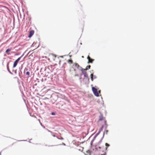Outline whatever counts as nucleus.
<instances>
[{
    "label": "nucleus",
    "instance_id": "a211bd4d",
    "mask_svg": "<svg viewBox=\"0 0 155 155\" xmlns=\"http://www.w3.org/2000/svg\"><path fill=\"white\" fill-rule=\"evenodd\" d=\"M88 69V68L86 67L85 69H84V71H86V70H87Z\"/></svg>",
    "mask_w": 155,
    "mask_h": 155
},
{
    "label": "nucleus",
    "instance_id": "393cba45",
    "mask_svg": "<svg viewBox=\"0 0 155 155\" xmlns=\"http://www.w3.org/2000/svg\"><path fill=\"white\" fill-rule=\"evenodd\" d=\"M107 147H106V150H107Z\"/></svg>",
    "mask_w": 155,
    "mask_h": 155
},
{
    "label": "nucleus",
    "instance_id": "2eb2a0df",
    "mask_svg": "<svg viewBox=\"0 0 155 155\" xmlns=\"http://www.w3.org/2000/svg\"><path fill=\"white\" fill-rule=\"evenodd\" d=\"M26 74L28 75H30V72L29 71H27L26 73Z\"/></svg>",
    "mask_w": 155,
    "mask_h": 155
},
{
    "label": "nucleus",
    "instance_id": "423d86ee",
    "mask_svg": "<svg viewBox=\"0 0 155 155\" xmlns=\"http://www.w3.org/2000/svg\"><path fill=\"white\" fill-rule=\"evenodd\" d=\"M81 71H82V73L84 74H86L87 73V72L86 71H84V68H82L81 69Z\"/></svg>",
    "mask_w": 155,
    "mask_h": 155
},
{
    "label": "nucleus",
    "instance_id": "dca6fc26",
    "mask_svg": "<svg viewBox=\"0 0 155 155\" xmlns=\"http://www.w3.org/2000/svg\"><path fill=\"white\" fill-rule=\"evenodd\" d=\"M105 145H106V147H109V146H110V145H109L107 143H105Z\"/></svg>",
    "mask_w": 155,
    "mask_h": 155
},
{
    "label": "nucleus",
    "instance_id": "9d476101",
    "mask_svg": "<svg viewBox=\"0 0 155 155\" xmlns=\"http://www.w3.org/2000/svg\"><path fill=\"white\" fill-rule=\"evenodd\" d=\"M75 66L76 67H77V68H78L79 67V65L78 64L75 63Z\"/></svg>",
    "mask_w": 155,
    "mask_h": 155
},
{
    "label": "nucleus",
    "instance_id": "a878e982",
    "mask_svg": "<svg viewBox=\"0 0 155 155\" xmlns=\"http://www.w3.org/2000/svg\"><path fill=\"white\" fill-rule=\"evenodd\" d=\"M82 58H84V56H82Z\"/></svg>",
    "mask_w": 155,
    "mask_h": 155
},
{
    "label": "nucleus",
    "instance_id": "7ed1b4c3",
    "mask_svg": "<svg viewBox=\"0 0 155 155\" xmlns=\"http://www.w3.org/2000/svg\"><path fill=\"white\" fill-rule=\"evenodd\" d=\"M21 57H20L18 58L14 63L13 68H15L16 67L19 61L20 60Z\"/></svg>",
    "mask_w": 155,
    "mask_h": 155
},
{
    "label": "nucleus",
    "instance_id": "39448f33",
    "mask_svg": "<svg viewBox=\"0 0 155 155\" xmlns=\"http://www.w3.org/2000/svg\"><path fill=\"white\" fill-rule=\"evenodd\" d=\"M34 31L33 30L29 32V35L28 36V37L29 38H31L32 35L34 34Z\"/></svg>",
    "mask_w": 155,
    "mask_h": 155
},
{
    "label": "nucleus",
    "instance_id": "f3484780",
    "mask_svg": "<svg viewBox=\"0 0 155 155\" xmlns=\"http://www.w3.org/2000/svg\"><path fill=\"white\" fill-rule=\"evenodd\" d=\"M87 67L88 69H90L91 68V66L90 65H88L87 66Z\"/></svg>",
    "mask_w": 155,
    "mask_h": 155
},
{
    "label": "nucleus",
    "instance_id": "20e7f679",
    "mask_svg": "<svg viewBox=\"0 0 155 155\" xmlns=\"http://www.w3.org/2000/svg\"><path fill=\"white\" fill-rule=\"evenodd\" d=\"M87 59L88 60V63H93V61L94 60V59H93L91 58L89 56H88L87 57Z\"/></svg>",
    "mask_w": 155,
    "mask_h": 155
},
{
    "label": "nucleus",
    "instance_id": "bb28decb",
    "mask_svg": "<svg viewBox=\"0 0 155 155\" xmlns=\"http://www.w3.org/2000/svg\"><path fill=\"white\" fill-rule=\"evenodd\" d=\"M101 155H105V154L102 155V154Z\"/></svg>",
    "mask_w": 155,
    "mask_h": 155
},
{
    "label": "nucleus",
    "instance_id": "aec40b11",
    "mask_svg": "<svg viewBox=\"0 0 155 155\" xmlns=\"http://www.w3.org/2000/svg\"><path fill=\"white\" fill-rule=\"evenodd\" d=\"M52 136H53L54 137H56L55 135L54 134H52Z\"/></svg>",
    "mask_w": 155,
    "mask_h": 155
},
{
    "label": "nucleus",
    "instance_id": "b1692460",
    "mask_svg": "<svg viewBox=\"0 0 155 155\" xmlns=\"http://www.w3.org/2000/svg\"><path fill=\"white\" fill-rule=\"evenodd\" d=\"M94 78H96V77H94Z\"/></svg>",
    "mask_w": 155,
    "mask_h": 155
},
{
    "label": "nucleus",
    "instance_id": "6ab92c4d",
    "mask_svg": "<svg viewBox=\"0 0 155 155\" xmlns=\"http://www.w3.org/2000/svg\"><path fill=\"white\" fill-rule=\"evenodd\" d=\"M51 114H52V115H55V113H54V112H52V113H51Z\"/></svg>",
    "mask_w": 155,
    "mask_h": 155
},
{
    "label": "nucleus",
    "instance_id": "4468645a",
    "mask_svg": "<svg viewBox=\"0 0 155 155\" xmlns=\"http://www.w3.org/2000/svg\"><path fill=\"white\" fill-rule=\"evenodd\" d=\"M57 137V138H58V139H61V140H63L64 139V138L62 137H60V138H59L58 137Z\"/></svg>",
    "mask_w": 155,
    "mask_h": 155
},
{
    "label": "nucleus",
    "instance_id": "f03ea898",
    "mask_svg": "<svg viewBox=\"0 0 155 155\" xmlns=\"http://www.w3.org/2000/svg\"><path fill=\"white\" fill-rule=\"evenodd\" d=\"M92 90L94 95L97 97H98L99 96V93L97 91V89L94 87H92Z\"/></svg>",
    "mask_w": 155,
    "mask_h": 155
},
{
    "label": "nucleus",
    "instance_id": "6e6552de",
    "mask_svg": "<svg viewBox=\"0 0 155 155\" xmlns=\"http://www.w3.org/2000/svg\"><path fill=\"white\" fill-rule=\"evenodd\" d=\"M68 62L69 63L71 64L73 63V61L71 60H68Z\"/></svg>",
    "mask_w": 155,
    "mask_h": 155
},
{
    "label": "nucleus",
    "instance_id": "f257e3e1",
    "mask_svg": "<svg viewBox=\"0 0 155 155\" xmlns=\"http://www.w3.org/2000/svg\"><path fill=\"white\" fill-rule=\"evenodd\" d=\"M56 57V56L54 54H50L49 55V58H48V60L49 61H51V59H53V60L54 61L55 58Z\"/></svg>",
    "mask_w": 155,
    "mask_h": 155
},
{
    "label": "nucleus",
    "instance_id": "0eeeda50",
    "mask_svg": "<svg viewBox=\"0 0 155 155\" xmlns=\"http://www.w3.org/2000/svg\"><path fill=\"white\" fill-rule=\"evenodd\" d=\"M103 128V127H102L99 129L98 133L97 134V135H98L100 133L102 130Z\"/></svg>",
    "mask_w": 155,
    "mask_h": 155
},
{
    "label": "nucleus",
    "instance_id": "5701e85b",
    "mask_svg": "<svg viewBox=\"0 0 155 155\" xmlns=\"http://www.w3.org/2000/svg\"><path fill=\"white\" fill-rule=\"evenodd\" d=\"M60 62H61V61H59V64H60Z\"/></svg>",
    "mask_w": 155,
    "mask_h": 155
},
{
    "label": "nucleus",
    "instance_id": "4be33fe9",
    "mask_svg": "<svg viewBox=\"0 0 155 155\" xmlns=\"http://www.w3.org/2000/svg\"><path fill=\"white\" fill-rule=\"evenodd\" d=\"M60 57H61V58H63V56H60Z\"/></svg>",
    "mask_w": 155,
    "mask_h": 155
},
{
    "label": "nucleus",
    "instance_id": "f8f14e48",
    "mask_svg": "<svg viewBox=\"0 0 155 155\" xmlns=\"http://www.w3.org/2000/svg\"><path fill=\"white\" fill-rule=\"evenodd\" d=\"M108 130H105V132H104V135L105 134H107V133L108 132Z\"/></svg>",
    "mask_w": 155,
    "mask_h": 155
},
{
    "label": "nucleus",
    "instance_id": "ddd939ff",
    "mask_svg": "<svg viewBox=\"0 0 155 155\" xmlns=\"http://www.w3.org/2000/svg\"><path fill=\"white\" fill-rule=\"evenodd\" d=\"M84 76L85 77H88V75L87 73L86 74H84Z\"/></svg>",
    "mask_w": 155,
    "mask_h": 155
},
{
    "label": "nucleus",
    "instance_id": "1a4fd4ad",
    "mask_svg": "<svg viewBox=\"0 0 155 155\" xmlns=\"http://www.w3.org/2000/svg\"><path fill=\"white\" fill-rule=\"evenodd\" d=\"M91 80L92 81H93V74H91Z\"/></svg>",
    "mask_w": 155,
    "mask_h": 155
},
{
    "label": "nucleus",
    "instance_id": "412c9836",
    "mask_svg": "<svg viewBox=\"0 0 155 155\" xmlns=\"http://www.w3.org/2000/svg\"><path fill=\"white\" fill-rule=\"evenodd\" d=\"M98 92L99 93H99H100V91H98Z\"/></svg>",
    "mask_w": 155,
    "mask_h": 155
},
{
    "label": "nucleus",
    "instance_id": "9b49d317",
    "mask_svg": "<svg viewBox=\"0 0 155 155\" xmlns=\"http://www.w3.org/2000/svg\"><path fill=\"white\" fill-rule=\"evenodd\" d=\"M11 51V49L8 48L6 50V52L7 53L8 52L10 51Z\"/></svg>",
    "mask_w": 155,
    "mask_h": 155
}]
</instances>
